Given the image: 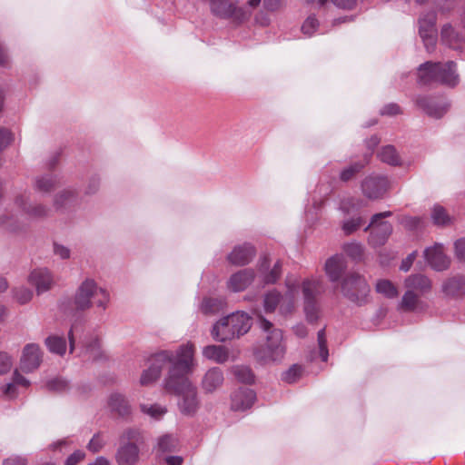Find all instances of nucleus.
<instances>
[{"label": "nucleus", "instance_id": "f257e3e1", "mask_svg": "<svg viewBox=\"0 0 465 465\" xmlns=\"http://www.w3.org/2000/svg\"><path fill=\"white\" fill-rule=\"evenodd\" d=\"M194 351L192 342L183 345L178 360L169 369L164 381L165 389L179 396L178 408L185 416H193L200 407L197 388L187 377L195 366Z\"/></svg>", "mask_w": 465, "mask_h": 465}, {"label": "nucleus", "instance_id": "f03ea898", "mask_svg": "<svg viewBox=\"0 0 465 465\" xmlns=\"http://www.w3.org/2000/svg\"><path fill=\"white\" fill-rule=\"evenodd\" d=\"M15 206L19 210L17 213H9L0 216V224L11 232H17L28 225L29 219L46 217L49 209L41 203H30V193L24 191L15 195Z\"/></svg>", "mask_w": 465, "mask_h": 465}, {"label": "nucleus", "instance_id": "7ed1b4c3", "mask_svg": "<svg viewBox=\"0 0 465 465\" xmlns=\"http://www.w3.org/2000/svg\"><path fill=\"white\" fill-rule=\"evenodd\" d=\"M260 328L265 332V341L256 351V357L264 363L280 362L286 353V344L282 331L259 315Z\"/></svg>", "mask_w": 465, "mask_h": 465}, {"label": "nucleus", "instance_id": "20e7f679", "mask_svg": "<svg viewBox=\"0 0 465 465\" xmlns=\"http://www.w3.org/2000/svg\"><path fill=\"white\" fill-rule=\"evenodd\" d=\"M460 82L456 64L452 61L446 63L425 62L418 68V83L427 85L439 83L450 87L456 86Z\"/></svg>", "mask_w": 465, "mask_h": 465}, {"label": "nucleus", "instance_id": "39448f33", "mask_svg": "<svg viewBox=\"0 0 465 465\" xmlns=\"http://www.w3.org/2000/svg\"><path fill=\"white\" fill-rule=\"evenodd\" d=\"M252 326L249 315L242 312H233L222 318L213 328L212 335L218 341H226L245 334Z\"/></svg>", "mask_w": 465, "mask_h": 465}, {"label": "nucleus", "instance_id": "423d86ee", "mask_svg": "<svg viewBox=\"0 0 465 465\" xmlns=\"http://www.w3.org/2000/svg\"><path fill=\"white\" fill-rule=\"evenodd\" d=\"M110 300L109 292L98 287L93 279L84 280L78 287L74 295V305L79 311H85L94 304L104 311Z\"/></svg>", "mask_w": 465, "mask_h": 465}, {"label": "nucleus", "instance_id": "0eeeda50", "mask_svg": "<svg viewBox=\"0 0 465 465\" xmlns=\"http://www.w3.org/2000/svg\"><path fill=\"white\" fill-rule=\"evenodd\" d=\"M286 287L287 291L284 295L277 291H272L265 295L263 301L265 312H274L277 306L282 314L291 313L293 311L300 293V283L295 279L288 278Z\"/></svg>", "mask_w": 465, "mask_h": 465}, {"label": "nucleus", "instance_id": "6e6552de", "mask_svg": "<svg viewBox=\"0 0 465 465\" xmlns=\"http://www.w3.org/2000/svg\"><path fill=\"white\" fill-rule=\"evenodd\" d=\"M141 435L138 430H124L120 439V445L115 452L118 465H136L140 460Z\"/></svg>", "mask_w": 465, "mask_h": 465}, {"label": "nucleus", "instance_id": "1a4fd4ad", "mask_svg": "<svg viewBox=\"0 0 465 465\" xmlns=\"http://www.w3.org/2000/svg\"><path fill=\"white\" fill-rule=\"evenodd\" d=\"M183 345L184 344L181 345L175 352L172 351H161L153 354L149 359V367L144 370L141 375L140 383L142 385H149L160 377L162 370L166 364H170L169 369L173 367V363L178 360Z\"/></svg>", "mask_w": 465, "mask_h": 465}, {"label": "nucleus", "instance_id": "9d476101", "mask_svg": "<svg viewBox=\"0 0 465 465\" xmlns=\"http://www.w3.org/2000/svg\"><path fill=\"white\" fill-rule=\"evenodd\" d=\"M341 292L349 301L362 305L367 301L370 287L366 280L358 273H348L341 282Z\"/></svg>", "mask_w": 465, "mask_h": 465}, {"label": "nucleus", "instance_id": "9b49d317", "mask_svg": "<svg viewBox=\"0 0 465 465\" xmlns=\"http://www.w3.org/2000/svg\"><path fill=\"white\" fill-rule=\"evenodd\" d=\"M302 292L304 300V312L309 322L318 319L319 306L317 296L323 292L322 278H308L302 282Z\"/></svg>", "mask_w": 465, "mask_h": 465}, {"label": "nucleus", "instance_id": "f8f14e48", "mask_svg": "<svg viewBox=\"0 0 465 465\" xmlns=\"http://www.w3.org/2000/svg\"><path fill=\"white\" fill-rule=\"evenodd\" d=\"M208 3L211 13L221 19L232 20L241 24L248 18V13L238 5L236 0H204Z\"/></svg>", "mask_w": 465, "mask_h": 465}, {"label": "nucleus", "instance_id": "ddd939ff", "mask_svg": "<svg viewBox=\"0 0 465 465\" xmlns=\"http://www.w3.org/2000/svg\"><path fill=\"white\" fill-rule=\"evenodd\" d=\"M391 215V212L386 211L376 213L371 217L370 224L364 229L365 232L371 230L369 243L371 246H381L388 241L392 233V225L389 222L383 221V219Z\"/></svg>", "mask_w": 465, "mask_h": 465}, {"label": "nucleus", "instance_id": "4468645a", "mask_svg": "<svg viewBox=\"0 0 465 465\" xmlns=\"http://www.w3.org/2000/svg\"><path fill=\"white\" fill-rule=\"evenodd\" d=\"M389 186V181L385 176L370 175L362 181L361 191L367 198L376 200L384 195Z\"/></svg>", "mask_w": 465, "mask_h": 465}, {"label": "nucleus", "instance_id": "2eb2a0df", "mask_svg": "<svg viewBox=\"0 0 465 465\" xmlns=\"http://www.w3.org/2000/svg\"><path fill=\"white\" fill-rule=\"evenodd\" d=\"M416 104L429 116L436 119L441 118L449 110L450 104L444 98L419 96Z\"/></svg>", "mask_w": 465, "mask_h": 465}, {"label": "nucleus", "instance_id": "dca6fc26", "mask_svg": "<svg viewBox=\"0 0 465 465\" xmlns=\"http://www.w3.org/2000/svg\"><path fill=\"white\" fill-rule=\"evenodd\" d=\"M43 352L38 344L30 343L25 346L20 360V369L24 372L36 370L42 362Z\"/></svg>", "mask_w": 465, "mask_h": 465}, {"label": "nucleus", "instance_id": "f3484780", "mask_svg": "<svg viewBox=\"0 0 465 465\" xmlns=\"http://www.w3.org/2000/svg\"><path fill=\"white\" fill-rule=\"evenodd\" d=\"M424 256L430 266L436 271H444L449 268L450 260L444 252V247L436 243L424 251Z\"/></svg>", "mask_w": 465, "mask_h": 465}, {"label": "nucleus", "instance_id": "a211bd4d", "mask_svg": "<svg viewBox=\"0 0 465 465\" xmlns=\"http://www.w3.org/2000/svg\"><path fill=\"white\" fill-rule=\"evenodd\" d=\"M28 280L35 287L37 294L49 291L54 283L52 273L45 268L34 270Z\"/></svg>", "mask_w": 465, "mask_h": 465}, {"label": "nucleus", "instance_id": "6ab92c4d", "mask_svg": "<svg viewBox=\"0 0 465 465\" xmlns=\"http://www.w3.org/2000/svg\"><path fill=\"white\" fill-rule=\"evenodd\" d=\"M256 399L255 392L248 388H240L232 394V409L243 411L252 406Z\"/></svg>", "mask_w": 465, "mask_h": 465}, {"label": "nucleus", "instance_id": "aec40b11", "mask_svg": "<svg viewBox=\"0 0 465 465\" xmlns=\"http://www.w3.org/2000/svg\"><path fill=\"white\" fill-rule=\"evenodd\" d=\"M346 267L347 265L343 256L341 254H335L326 261L324 271L329 280L331 282H336L345 272Z\"/></svg>", "mask_w": 465, "mask_h": 465}, {"label": "nucleus", "instance_id": "412c9836", "mask_svg": "<svg viewBox=\"0 0 465 465\" xmlns=\"http://www.w3.org/2000/svg\"><path fill=\"white\" fill-rule=\"evenodd\" d=\"M255 254V250L252 245L244 243L234 247L232 252L228 255V261L237 266H242L249 263Z\"/></svg>", "mask_w": 465, "mask_h": 465}, {"label": "nucleus", "instance_id": "4be33fe9", "mask_svg": "<svg viewBox=\"0 0 465 465\" xmlns=\"http://www.w3.org/2000/svg\"><path fill=\"white\" fill-rule=\"evenodd\" d=\"M224 378L221 369L211 368L206 371L202 380V388L205 393H213L223 383Z\"/></svg>", "mask_w": 465, "mask_h": 465}, {"label": "nucleus", "instance_id": "5701e85b", "mask_svg": "<svg viewBox=\"0 0 465 465\" xmlns=\"http://www.w3.org/2000/svg\"><path fill=\"white\" fill-rule=\"evenodd\" d=\"M253 279V270L243 269L230 277L228 287L233 292H241L245 290L252 282Z\"/></svg>", "mask_w": 465, "mask_h": 465}, {"label": "nucleus", "instance_id": "b1692460", "mask_svg": "<svg viewBox=\"0 0 465 465\" xmlns=\"http://www.w3.org/2000/svg\"><path fill=\"white\" fill-rule=\"evenodd\" d=\"M442 292L451 298L461 296L465 293V278L454 276L447 279L442 283Z\"/></svg>", "mask_w": 465, "mask_h": 465}, {"label": "nucleus", "instance_id": "393cba45", "mask_svg": "<svg viewBox=\"0 0 465 465\" xmlns=\"http://www.w3.org/2000/svg\"><path fill=\"white\" fill-rule=\"evenodd\" d=\"M404 284L408 290L413 292L416 291L420 294L426 293L431 289L430 280L422 274H414L407 277Z\"/></svg>", "mask_w": 465, "mask_h": 465}, {"label": "nucleus", "instance_id": "a878e982", "mask_svg": "<svg viewBox=\"0 0 465 465\" xmlns=\"http://www.w3.org/2000/svg\"><path fill=\"white\" fill-rule=\"evenodd\" d=\"M110 409L120 416H126L131 412V406L126 398L118 392L112 393L108 399Z\"/></svg>", "mask_w": 465, "mask_h": 465}, {"label": "nucleus", "instance_id": "bb28decb", "mask_svg": "<svg viewBox=\"0 0 465 465\" xmlns=\"http://www.w3.org/2000/svg\"><path fill=\"white\" fill-rule=\"evenodd\" d=\"M77 202V194L72 189H64L59 192L54 199V206L57 211L71 207Z\"/></svg>", "mask_w": 465, "mask_h": 465}, {"label": "nucleus", "instance_id": "cd10ccee", "mask_svg": "<svg viewBox=\"0 0 465 465\" xmlns=\"http://www.w3.org/2000/svg\"><path fill=\"white\" fill-rule=\"evenodd\" d=\"M203 355L217 363H224L229 359V351L224 346L208 345L203 349Z\"/></svg>", "mask_w": 465, "mask_h": 465}, {"label": "nucleus", "instance_id": "c85d7f7f", "mask_svg": "<svg viewBox=\"0 0 465 465\" xmlns=\"http://www.w3.org/2000/svg\"><path fill=\"white\" fill-rule=\"evenodd\" d=\"M441 41L453 49H457L464 41L463 36L449 24L441 29Z\"/></svg>", "mask_w": 465, "mask_h": 465}, {"label": "nucleus", "instance_id": "c756f323", "mask_svg": "<svg viewBox=\"0 0 465 465\" xmlns=\"http://www.w3.org/2000/svg\"><path fill=\"white\" fill-rule=\"evenodd\" d=\"M45 343L52 353L63 356L66 351V341L62 336L50 335L45 339Z\"/></svg>", "mask_w": 465, "mask_h": 465}, {"label": "nucleus", "instance_id": "7c9ffc66", "mask_svg": "<svg viewBox=\"0 0 465 465\" xmlns=\"http://www.w3.org/2000/svg\"><path fill=\"white\" fill-rule=\"evenodd\" d=\"M368 163V159L365 156L363 161L355 162L341 170L340 179L342 182H349L353 179Z\"/></svg>", "mask_w": 465, "mask_h": 465}, {"label": "nucleus", "instance_id": "2f4dec72", "mask_svg": "<svg viewBox=\"0 0 465 465\" xmlns=\"http://www.w3.org/2000/svg\"><path fill=\"white\" fill-rule=\"evenodd\" d=\"M55 185H56V179L51 174H46V175L37 176L35 179L34 187H35V191L46 193H50L52 190H54Z\"/></svg>", "mask_w": 465, "mask_h": 465}, {"label": "nucleus", "instance_id": "473e14b6", "mask_svg": "<svg viewBox=\"0 0 465 465\" xmlns=\"http://www.w3.org/2000/svg\"><path fill=\"white\" fill-rule=\"evenodd\" d=\"M431 219L436 225L445 226L452 222V218L447 211L440 205H435L431 212Z\"/></svg>", "mask_w": 465, "mask_h": 465}, {"label": "nucleus", "instance_id": "72a5a7b5", "mask_svg": "<svg viewBox=\"0 0 465 465\" xmlns=\"http://www.w3.org/2000/svg\"><path fill=\"white\" fill-rule=\"evenodd\" d=\"M378 157L381 162L391 165H397L400 163V157L395 148L391 145L382 147L378 153Z\"/></svg>", "mask_w": 465, "mask_h": 465}, {"label": "nucleus", "instance_id": "f704fd0d", "mask_svg": "<svg viewBox=\"0 0 465 465\" xmlns=\"http://www.w3.org/2000/svg\"><path fill=\"white\" fill-rule=\"evenodd\" d=\"M376 291L390 299L395 298L399 294L396 286L391 281L385 279L377 282Z\"/></svg>", "mask_w": 465, "mask_h": 465}, {"label": "nucleus", "instance_id": "c9c22d12", "mask_svg": "<svg viewBox=\"0 0 465 465\" xmlns=\"http://www.w3.org/2000/svg\"><path fill=\"white\" fill-rule=\"evenodd\" d=\"M234 377L242 383H252L254 381V374L247 366L237 365L232 368Z\"/></svg>", "mask_w": 465, "mask_h": 465}, {"label": "nucleus", "instance_id": "e433bc0d", "mask_svg": "<svg viewBox=\"0 0 465 465\" xmlns=\"http://www.w3.org/2000/svg\"><path fill=\"white\" fill-rule=\"evenodd\" d=\"M419 302V296L412 291L408 290L402 296L400 306L403 311L413 312L416 310Z\"/></svg>", "mask_w": 465, "mask_h": 465}, {"label": "nucleus", "instance_id": "4c0bfd02", "mask_svg": "<svg viewBox=\"0 0 465 465\" xmlns=\"http://www.w3.org/2000/svg\"><path fill=\"white\" fill-rule=\"evenodd\" d=\"M435 23H436V14L434 12H430L428 14H425L421 15L419 19V25L420 29L419 33H421V31L424 29L426 32H436L435 29Z\"/></svg>", "mask_w": 465, "mask_h": 465}, {"label": "nucleus", "instance_id": "58836bf2", "mask_svg": "<svg viewBox=\"0 0 465 465\" xmlns=\"http://www.w3.org/2000/svg\"><path fill=\"white\" fill-rule=\"evenodd\" d=\"M88 360L98 361L103 357L101 344L98 339H94L84 349V357Z\"/></svg>", "mask_w": 465, "mask_h": 465}, {"label": "nucleus", "instance_id": "ea45409f", "mask_svg": "<svg viewBox=\"0 0 465 465\" xmlns=\"http://www.w3.org/2000/svg\"><path fill=\"white\" fill-rule=\"evenodd\" d=\"M140 408L142 412L156 420L162 418L167 411L165 407L159 404H141Z\"/></svg>", "mask_w": 465, "mask_h": 465}, {"label": "nucleus", "instance_id": "a19ab883", "mask_svg": "<svg viewBox=\"0 0 465 465\" xmlns=\"http://www.w3.org/2000/svg\"><path fill=\"white\" fill-rule=\"evenodd\" d=\"M343 251L349 257L356 261H360L363 256V246L359 242L344 244Z\"/></svg>", "mask_w": 465, "mask_h": 465}, {"label": "nucleus", "instance_id": "79ce46f5", "mask_svg": "<svg viewBox=\"0 0 465 465\" xmlns=\"http://www.w3.org/2000/svg\"><path fill=\"white\" fill-rule=\"evenodd\" d=\"M176 439L171 435H164L158 440V450L162 452H169L174 450L176 447Z\"/></svg>", "mask_w": 465, "mask_h": 465}, {"label": "nucleus", "instance_id": "37998d69", "mask_svg": "<svg viewBox=\"0 0 465 465\" xmlns=\"http://www.w3.org/2000/svg\"><path fill=\"white\" fill-rule=\"evenodd\" d=\"M46 388L50 391L64 392L69 389V384L64 379L55 378L47 381Z\"/></svg>", "mask_w": 465, "mask_h": 465}, {"label": "nucleus", "instance_id": "c03bdc74", "mask_svg": "<svg viewBox=\"0 0 465 465\" xmlns=\"http://www.w3.org/2000/svg\"><path fill=\"white\" fill-rule=\"evenodd\" d=\"M420 35L423 41V44H424V46L426 48V50L429 52V53H431L432 51H434V48H435V45H436V43H437V34L436 32H432V33H428L426 31H424V29L421 31V33H420Z\"/></svg>", "mask_w": 465, "mask_h": 465}, {"label": "nucleus", "instance_id": "a18cd8bd", "mask_svg": "<svg viewBox=\"0 0 465 465\" xmlns=\"http://www.w3.org/2000/svg\"><path fill=\"white\" fill-rule=\"evenodd\" d=\"M223 305V301L215 298H205L202 303V310L205 313L215 312Z\"/></svg>", "mask_w": 465, "mask_h": 465}, {"label": "nucleus", "instance_id": "49530a36", "mask_svg": "<svg viewBox=\"0 0 465 465\" xmlns=\"http://www.w3.org/2000/svg\"><path fill=\"white\" fill-rule=\"evenodd\" d=\"M14 295L15 300L20 304H25L31 301L33 297V292L28 288L19 287L14 291Z\"/></svg>", "mask_w": 465, "mask_h": 465}, {"label": "nucleus", "instance_id": "de8ad7c7", "mask_svg": "<svg viewBox=\"0 0 465 465\" xmlns=\"http://www.w3.org/2000/svg\"><path fill=\"white\" fill-rule=\"evenodd\" d=\"M106 441L100 433H96L87 444V449L93 453L99 452L104 446Z\"/></svg>", "mask_w": 465, "mask_h": 465}, {"label": "nucleus", "instance_id": "09e8293b", "mask_svg": "<svg viewBox=\"0 0 465 465\" xmlns=\"http://www.w3.org/2000/svg\"><path fill=\"white\" fill-rule=\"evenodd\" d=\"M318 26V20L314 16H309L302 25V32L307 36H312Z\"/></svg>", "mask_w": 465, "mask_h": 465}, {"label": "nucleus", "instance_id": "8fccbe9b", "mask_svg": "<svg viewBox=\"0 0 465 465\" xmlns=\"http://www.w3.org/2000/svg\"><path fill=\"white\" fill-rule=\"evenodd\" d=\"M363 223L361 217L353 218L343 223L342 230L346 235H350L358 230Z\"/></svg>", "mask_w": 465, "mask_h": 465}, {"label": "nucleus", "instance_id": "3c124183", "mask_svg": "<svg viewBox=\"0 0 465 465\" xmlns=\"http://www.w3.org/2000/svg\"><path fill=\"white\" fill-rule=\"evenodd\" d=\"M14 140L13 133L5 127H0V151L5 150Z\"/></svg>", "mask_w": 465, "mask_h": 465}, {"label": "nucleus", "instance_id": "603ef678", "mask_svg": "<svg viewBox=\"0 0 465 465\" xmlns=\"http://www.w3.org/2000/svg\"><path fill=\"white\" fill-rule=\"evenodd\" d=\"M302 367L299 365L292 366L286 372L283 374V380L288 383H292L297 381V379L301 376Z\"/></svg>", "mask_w": 465, "mask_h": 465}, {"label": "nucleus", "instance_id": "864d4df0", "mask_svg": "<svg viewBox=\"0 0 465 465\" xmlns=\"http://www.w3.org/2000/svg\"><path fill=\"white\" fill-rule=\"evenodd\" d=\"M282 263L278 261L271 272L264 276L265 283H274L281 276Z\"/></svg>", "mask_w": 465, "mask_h": 465}, {"label": "nucleus", "instance_id": "5fc2aeb1", "mask_svg": "<svg viewBox=\"0 0 465 465\" xmlns=\"http://www.w3.org/2000/svg\"><path fill=\"white\" fill-rule=\"evenodd\" d=\"M13 365L11 357L5 352H0V375L7 373Z\"/></svg>", "mask_w": 465, "mask_h": 465}, {"label": "nucleus", "instance_id": "6e6d98bb", "mask_svg": "<svg viewBox=\"0 0 465 465\" xmlns=\"http://www.w3.org/2000/svg\"><path fill=\"white\" fill-rule=\"evenodd\" d=\"M401 223L406 228L413 230L419 228L422 224V219L418 216H405L402 218Z\"/></svg>", "mask_w": 465, "mask_h": 465}, {"label": "nucleus", "instance_id": "4d7b16f0", "mask_svg": "<svg viewBox=\"0 0 465 465\" xmlns=\"http://www.w3.org/2000/svg\"><path fill=\"white\" fill-rule=\"evenodd\" d=\"M455 256L459 261L465 262V238L454 242Z\"/></svg>", "mask_w": 465, "mask_h": 465}, {"label": "nucleus", "instance_id": "13d9d810", "mask_svg": "<svg viewBox=\"0 0 465 465\" xmlns=\"http://www.w3.org/2000/svg\"><path fill=\"white\" fill-rule=\"evenodd\" d=\"M84 458L85 453L83 450H77L66 459L64 465H77Z\"/></svg>", "mask_w": 465, "mask_h": 465}, {"label": "nucleus", "instance_id": "bf43d9fd", "mask_svg": "<svg viewBox=\"0 0 465 465\" xmlns=\"http://www.w3.org/2000/svg\"><path fill=\"white\" fill-rule=\"evenodd\" d=\"M338 8L351 10L356 6L357 0H331Z\"/></svg>", "mask_w": 465, "mask_h": 465}, {"label": "nucleus", "instance_id": "052dcab7", "mask_svg": "<svg viewBox=\"0 0 465 465\" xmlns=\"http://www.w3.org/2000/svg\"><path fill=\"white\" fill-rule=\"evenodd\" d=\"M54 252L61 259H68L70 257V250L67 247L58 243L54 244Z\"/></svg>", "mask_w": 465, "mask_h": 465}, {"label": "nucleus", "instance_id": "680f3d73", "mask_svg": "<svg viewBox=\"0 0 465 465\" xmlns=\"http://www.w3.org/2000/svg\"><path fill=\"white\" fill-rule=\"evenodd\" d=\"M416 258V252H411V254H409L401 263V266H400V270L402 271V272H408L414 260Z\"/></svg>", "mask_w": 465, "mask_h": 465}, {"label": "nucleus", "instance_id": "e2e57ef3", "mask_svg": "<svg viewBox=\"0 0 465 465\" xmlns=\"http://www.w3.org/2000/svg\"><path fill=\"white\" fill-rule=\"evenodd\" d=\"M401 113V108L396 104H390L385 105L381 110V114L396 115Z\"/></svg>", "mask_w": 465, "mask_h": 465}, {"label": "nucleus", "instance_id": "0e129e2a", "mask_svg": "<svg viewBox=\"0 0 465 465\" xmlns=\"http://www.w3.org/2000/svg\"><path fill=\"white\" fill-rule=\"evenodd\" d=\"M26 462L25 458L14 456L5 460L3 465H26Z\"/></svg>", "mask_w": 465, "mask_h": 465}, {"label": "nucleus", "instance_id": "69168bd1", "mask_svg": "<svg viewBox=\"0 0 465 465\" xmlns=\"http://www.w3.org/2000/svg\"><path fill=\"white\" fill-rule=\"evenodd\" d=\"M14 384L15 385H22L24 387H28L30 382L27 379L22 376L17 370L14 372Z\"/></svg>", "mask_w": 465, "mask_h": 465}, {"label": "nucleus", "instance_id": "338daca9", "mask_svg": "<svg viewBox=\"0 0 465 465\" xmlns=\"http://www.w3.org/2000/svg\"><path fill=\"white\" fill-rule=\"evenodd\" d=\"M281 5L280 0H263V6L269 11H275Z\"/></svg>", "mask_w": 465, "mask_h": 465}, {"label": "nucleus", "instance_id": "774afa93", "mask_svg": "<svg viewBox=\"0 0 465 465\" xmlns=\"http://www.w3.org/2000/svg\"><path fill=\"white\" fill-rule=\"evenodd\" d=\"M99 183H100V182H99V179L97 177L91 178L90 181H89L87 189H86V193H95L98 190Z\"/></svg>", "mask_w": 465, "mask_h": 465}]
</instances>
